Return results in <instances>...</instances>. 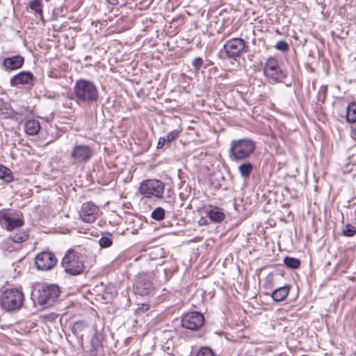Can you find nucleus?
<instances>
[{
	"instance_id": "obj_16",
	"label": "nucleus",
	"mask_w": 356,
	"mask_h": 356,
	"mask_svg": "<svg viewBox=\"0 0 356 356\" xmlns=\"http://www.w3.org/2000/svg\"><path fill=\"white\" fill-rule=\"evenodd\" d=\"M152 289L153 286L152 282L143 277L140 278L135 285L136 293L140 296L149 294Z\"/></svg>"
},
{
	"instance_id": "obj_19",
	"label": "nucleus",
	"mask_w": 356,
	"mask_h": 356,
	"mask_svg": "<svg viewBox=\"0 0 356 356\" xmlns=\"http://www.w3.org/2000/svg\"><path fill=\"white\" fill-rule=\"evenodd\" d=\"M289 291V286L280 287L272 293V298L276 302L282 301L287 297Z\"/></svg>"
},
{
	"instance_id": "obj_8",
	"label": "nucleus",
	"mask_w": 356,
	"mask_h": 356,
	"mask_svg": "<svg viewBox=\"0 0 356 356\" xmlns=\"http://www.w3.org/2000/svg\"><path fill=\"white\" fill-rule=\"evenodd\" d=\"M245 47V43L243 39L234 38L227 40L223 48L228 58L236 59L243 54Z\"/></svg>"
},
{
	"instance_id": "obj_29",
	"label": "nucleus",
	"mask_w": 356,
	"mask_h": 356,
	"mask_svg": "<svg viewBox=\"0 0 356 356\" xmlns=\"http://www.w3.org/2000/svg\"><path fill=\"white\" fill-rule=\"evenodd\" d=\"M196 356H215L213 350L207 346L202 347L196 354Z\"/></svg>"
},
{
	"instance_id": "obj_21",
	"label": "nucleus",
	"mask_w": 356,
	"mask_h": 356,
	"mask_svg": "<svg viewBox=\"0 0 356 356\" xmlns=\"http://www.w3.org/2000/svg\"><path fill=\"white\" fill-rule=\"evenodd\" d=\"M346 120L349 123L356 122V102H352L347 107Z\"/></svg>"
},
{
	"instance_id": "obj_32",
	"label": "nucleus",
	"mask_w": 356,
	"mask_h": 356,
	"mask_svg": "<svg viewBox=\"0 0 356 356\" xmlns=\"http://www.w3.org/2000/svg\"><path fill=\"white\" fill-rule=\"evenodd\" d=\"M275 48L280 51H285L289 49V45L284 40H280L276 43Z\"/></svg>"
},
{
	"instance_id": "obj_10",
	"label": "nucleus",
	"mask_w": 356,
	"mask_h": 356,
	"mask_svg": "<svg viewBox=\"0 0 356 356\" xmlns=\"http://www.w3.org/2000/svg\"><path fill=\"white\" fill-rule=\"evenodd\" d=\"M93 155L92 148L86 145H75L71 152L70 157L74 163L87 162Z\"/></svg>"
},
{
	"instance_id": "obj_1",
	"label": "nucleus",
	"mask_w": 356,
	"mask_h": 356,
	"mask_svg": "<svg viewBox=\"0 0 356 356\" xmlns=\"http://www.w3.org/2000/svg\"><path fill=\"white\" fill-rule=\"evenodd\" d=\"M24 296L18 289H7L0 291V307L6 312L19 311L23 306Z\"/></svg>"
},
{
	"instance_id": "obj_2",
	"label": "nucleus",
	"mask_w": 356,
	"mask_h": 356,
	"mask_svg": "<svg viewBox=\"0 0 356 356\" xmlns=\"http://www.w3.org/2000/svg\"><path fill=\"white\" fill-rule=\"evenodd\" d=\"M74 93L79 102L91 104L99 98V92L93 82L86 79L76 81L74 87Z\"/></svg>"
},
{
	"instance_id": "obj_26",
	"label": "nucleus",
	"mask_w": 356,
	"mask_h": 356,
	"mask_svg": "<svg viewBox=\"0 0 356 356\" xmlns=\"http://www.w3.org/2000/svg\"><path fill=\"white\" fill-rule=\"evenodd\" d=\"M284 263L288 268L292 269L298 268L300 266V261L298 259L291 257H286L284 259Z\"/></svg>"
},
{
	"instance_id": "obj_24",
	"label": "nucleus",
	"mask_w": 356,
	"mask_h": 356,
	"mask_svg": "<svg viewBox=\"0 0 356 356\" xmlns=\"http://www.w3.org/2000/svg\"><path fill=\"white\" fill-rule=\"evenodd\" d=\"M253 166L250 163H243L238 166V171L241 175L245 178L250 176Z\"/></svg>"
},
{
	"instance_id": "obj_11",
	"label": "nucleus",
	"mask_w": 356,
	"mask_h": 356,
	"mask_svg": "<svg viewBox=\"0 0 356 356\" xmlns=\"http://www.w3.org/2000/svg\"><path fill=\"white\" fill-rule=\"evenodd\" d=\"M6 228L10 232V238L15 243H22L29 236V231L24 224H5Z\"/></svg>"
},
{
	"instance_id": "obj_18",
	"label": "nucleus",
	"mask_w": 356,
	"mask_h": 356,
	"mask_svg": "<svg viewBox=\"0 0 356 356\" xmlns=\"http://www.w3.org/2000/svg\"><path fill=\"white\" fill-rule=\"evenodd\" d=\"M25 132L30 136L38 134L40 130V124L36 120H29L24 124Z\"/></svg>"
},
{
	"instance_id": "obj_4",
	"label": "nucleus",
	"mask_w": 356,
	"mask_h": 356,
	"mask_svg": "<svg viewBox=\"0 0 356 356\" xmlns=\"http://www.w3.org/2000/svg\"><path fill=\"white\" fill-rule=\"evenodd\" d=\"M164 184L158 179H147L142 181L139 193L145 198L161 199L163 197Z\"/></svg>"
},
{
	"instance_id": "obj_5",
	"label": "nucleus",
	"mask_w": 356,
	"mask_h": 356,
	"mask_svg": "<svg viewBox=\"0 0 356 356\" xmlns=\"http://www.w3.org/2000/svg\"><path fill=\"white\" fill-rule=\"evenodd\" d=\"M62 266L66 273L72 275L81 274L84 269L83 261L77 252L69 250L64 256L62 261Z\"/></svg>"
},
{
	"instance_id": "obj_6",
	"label": "nucleus",
	"mask_w": 356,
	"mask_h": 356,
	"mask_svg": "<svg viewBox=\"0 0 356 356\" xmlns=\"http://www.w3.org/2000/svg\"><path fill=\"white\" fill-rule=\"evenodd\" d=\"M264 73L266 77L272 83L280 82L284 77V72L280 69L277 61L274 58H270L267 60Z\"/></svg>"
},
{
	"instance_id": "obj_20",
	"label": "nucleus",
	"mask_w": 356,
	"mask_h": 356,
	"mask_svg": "<svg viewBox=\"0 0 356 356\" xmlns=\"http://www.w3.org/2000/svg\"><path fill=\"white\" fill-rule=\"evenodd\" d=\"M178 135L179 131L173 130L168 133L167 136L159 138L156 147L158 149L162 148L164 146L165 143H170V142L174 140L178 136Z\"/></svg>"
},
{
	"instance_id": "obj_15",
	"label": "nucleus",
	"mask_w": 356,
	"mask_h": 356,
	"mask_svg": "<svg viewBox=\"0 0 356 356\" xmlns=\"http://www.w3.org/2000/svg\"><path fill=\"white\" fill-rule=\"evenodd\" d=\"M33 79L32 73L22 71L14 76L11 77L10 83L11 86H17L18 85H24L30 83Z\"/></svg>"
},
{
	"instance_id": "obj_28",
	"label": "nucleus",
	"mask_w": 356,
	"mask_h": 356,
	"mask_svg": "<svg viewBox=\"0 0 356 356\" xmlns=\"http://www.w3.org/2000/svg\"><path fill=\"white\" fill-rule=\"evenodd\" d=\"M165 213V210L163 208L157 207L152 212L151 216L154 220L160 221L164 218Z\"/></svg>"
},
{
	"instance_id": "obj_23",
	"label": "nucleus",
	"mask_w": 356,
	"mask_h": 356,
	"mask_svg": "<svg viewBox=\"0 0 356 356\" xmlns=\"http://www.w3.org/2000/svg\"><path fill=\"white\" fill-rule=\"evenodd\" d=\"M0 222H23L22 220L13 218L11 216V213L6 211H0Z\"/></svg>"
},
{
	"instance_id": "obj_7",
	"label": "nucleus",
	"mask_w": 356,
	"mask_h": 356,
	"mask_svg": "<svg viewBox=\"0 0 356 356\" xmlns=\"http://www.w3.org/2000/svg\"><path fill=\"white\" fill-rule=\"evenodd\" d=\"M38 303L45 307L51 306L58 298L60 290L56 285H49L38 291Z\"/></svg>"
},
{
	"instance_id": "obj_30",
	"label": "nucleus",
	"mask_w": 356,
	"mask_h": 356,
	"mask_svg": "<svg viewBox=\"0 0 356 356\" xmlns=\"http://www.w3.org/2000/svg\"><path fill=\"white\" fill-rule=\"evenodd\" d=\"M99 244L101 248H106L112 245V239L108 236H102L99 240Z\"/></svg>"
},
{
	"instance_id": "obj_17",
	"label": "nucleus",
	"mask_w": 356,
	"mask_h": 356,
	"mask_svg": "<svg viewBox=\"0 0 356 356\" xmlns=\"http://www.w3.org/2000/svg\"><path fill=\"white\" fill-rule=\"evenodd\" d=\"M207 214L212 221L216 222H222L225 217L222 209L216 207H209V209L207 211Z\"/></svg>"
},
{
	"instance_id": "obj_9",
	"label": "nucleus",
	"mask_w": 356,
	"mask_h": 356,
	"mask_svg": "<svg viewBox=\"0 0 356 356\" xmlns=\"http://www.w3.org/2000/svg\"><path fill=\"white\" fill-rule=\"evenodd\" d=\"M204 322V317L201 313L193 312L183 316L181 325L188 330H197L203 325Z\"/></svg>"
},
{
	"instance_id": "obj_34",
	"label": "nucleus",
	"mask_w": 356,
	"mask_h": 356,
	"mask_svg": "<svg viewBox=\"0 0 356 356\" xmlns=\"http://www.w3.org/2000/svg\"><path fill=\"white\" fill-rule=\"evenodd\" d=\"M108 3L112 5H117L118 3V0H108Z\"/></svg>"
},
{
	"instance_id": "obj_35",
	"label": "nucleus",
	"mask_w": 356,
	"mask_h": 356,
	"mask_svg": "<svg viewBox=\"0 0 356 356\" xmlns=\"http://www.w3.org/2000/svg\"><path fill=\"white\" fill-rule=\"evenodd\" d=\"M10 113H8V117L10 116ZM5 118H7V116H5Z\"/></svg>"
},
{
	"instance_id": "obj_25",
	"label": "nucleus",
	"mask_w": 356,
	"mask_h": 356,
	"mask_svg": "<svg viewBox=\"0 0 356 356\" xmlns=\"http://www.w3.org/2000/svg\"><path fill=\"white\" fill-rule=\"evenodd\" d=\"M29 6L42 18V0H32L29 3Z\"/></svg>"
},
{
	"instance_id": "obj_33",
	"label": "nucleus",
	"mask_w": 356,
	"mask_h": 356,
	"mask_svg": "<svg viewBox=\"0 0 356 356\" xmlns=\"http://www.w3.org/2000/svg\"><path fill=\"white\" fill-rule=\"evenodd\" d=\"M203 60L200 58H196L193 60V66L195 70H199L202 65Z\"/></svg>"
},
{
	"instance_id": "obj_31",
	"label": "nucleus",
	"mask_w": 356,
	"mask_h": 356,
	"mask_svg": "<svg viewBox=\"0 0 356 356\" xmlns=\"http://www.w3.org/2000/svg\"><path fill=\"white\" fill-rule=\"evenodd\" d=\"M356 233V228L350 224H347L346 228L343 229V234L346 236H353Z\"/></svg>"
},
{
	"instance_id": "obj_12",
	"label": "nucleus",
	"mask_w": 356,
	"mask_h": 356,
	"mask_svg": "<svg viewBox=\"0 0 356 356\" xmlns=\"http://www.w3.org/2000/svg\"><path fill=\"white\" fill-rule=\"evenodd\" d=\"M100 214L99 208L92 202H88L82 205L80 216L85 222H93L98 220Z\"/></svg>"
},
{
	"instance_id": "obj_27",
	"label": "nucleus",
	"mask_w": 356,
	"mask_h": 356,
	"mask_svg": "<svg viewBox=\"0 0 356 356\" xmlns=\"http://www.w3.org/2000/svg\"><path fill=\"white\" fill-rule=\"evenodd\" d=\"M91 345L95 352L94 355L97 356L101 354L102 350V346L100 343V340L98 339L97 335L93 336L91 340Z\"/></svg>"
},
{
	"instance_id": "obj_22",
	"label": "nucleus",
	"mask_w": 356,
	"mask_h": 356,
	"mask_svg": "<svg viewBox=\"0 0 356 356\" xmlns=\"http://www.w3.org/2000/svg\"><path fill=\"white\" fill-rule=\"evenodd\" d=\"M0 179L8 183L13 179L10 170L2 165H0Z\"/></svg>"
},
{
	"instance_id": "obj_36",
	"label": "nucleus",
	"mask_w": 356,
	"mask_h": 356,
	"mask_svg": "<svg viewBox=\"0 0 356 356\" xmlns=\"http://www.w3.org/2000/svg\"><path fill=\"white\" fill-rule=\"evenodd\" d=\"M131 233L134 234H136V232H134L133 230L131 231Z\"/></svg>"
},
{
	"instance_id": "obj_14",
	"label": "nucleus",
	"mask_w": 356,
	"mask_h": 356,
	"mask_svg": "<svg viewBox=\"0 0 356 356\" xmlns=\"http://www.w3.org/2000/svg\"><path fill=\"white\" fill-rule=\"evenodd\" d=\"M24 58L19 55L8 57L3 59L2 65L6 70H15L22 67Z\"/></svg>"
},
{
	"instance_id": "obj_3",
	"label": "nucleus",
	"mask_w": 356,
	"mask_h": 356,
	"mask_svg": "<svg viewBox=\"0 0 356 356\" xmlns=\"http://www.w3.org/2000/svg\"><path fill=\"white\" fill-rule=\"evenodd\" d=\"M253 140L248 138L233 140L231 143L229 156L232 161H241L248 158L254 151Z\"/></svg>"
},
{
	"instance_id": "obj_13",
	"label": "nucleus",
	"mask_w": 356,
	"mask_h": 356,
	"mask_svg": "<svg viewBox=\"0 0 356 356\" xmlns=\"http://www.w3.org/2000/svg\"><path fill=\"white\" fill-rule=\"evenodd\" d=\"M35 263L38 269L47 270L56 264L57 260L52 253L43 252L36 256Z\"/></svg>"
}]
</instances>
